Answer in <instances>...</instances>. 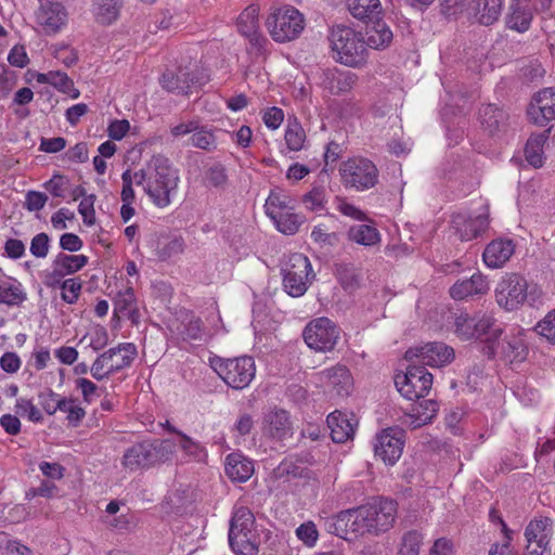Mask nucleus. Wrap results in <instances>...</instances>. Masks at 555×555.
<instances>
[{"mask_svg": "<svg viewBox=\"0 0 555 555\" xmlns=\"http://www.w3.org/2000/svg\"><path fill=\"white\" fill-rule=\"evenodd\" d=\"M137 185H142L150 201L158 208L168 207L177 196L180 176L171 162L153 156L144 169L135 171Z\"/></svg>", "mask_w": 555, "mask_h": 555, "instance_id": "f257e3e1", "label": "nucleus"}, {"mask_svg": "<svg viewBox=\"0 0 555 555\" xmlns=\"http://www.w3.org/2000/svg\"><path fill=\"white\" fill-rule=\"evenodd\" d=\"M328 40L333 57L338 63L349 67H359L365 63L367 49L361 33L347 26H335Z\"/></svg>", "mask_w": 555, "mask_h": 555, "instance_id": "f03ea898", "label": "nucleus"}, {"mask_svg": "<svg viewBox=\"0 0 555 555\" xmlns=\"http://www.w3.org/2000/svg\"><path fill=\"white\" fill-rule=\"evenodd\" d=\"M266 28L275 42L284 43L297 39L305 29V16L294 7L272 9L264 21Z\"/></svg>", "mask_w": 555, "mask_h": 555, "instance_id": "7ed1b4c3", "label": "nucleus"}, {"mask_svg": "<svg viewBox=\"0 0 555 555\" xmlns=\"http://www.w3.org/2000/svg\"><path fill=\"white\" fill-rule=\"evenodd\" d=\"M254 524V515L247 507L240 506L234 509L229 530V543L235 554L254 555L257 552Z\"/></svg>", "mask_w": 555, "mask_h": 555, "instance_id": "20e7f679", "label": "nucleus"}, {"mask_svg": "<svg viewBox=\"0 0 555 555\" xmlns=\"http://www.w3.org/2000/svg\"><path fill=\"white\" fill-rule=\"evenodd\" d=\"M211 367L231 388L242 390L249 386L256 375V364L251 357L243 356L233 359L216 358Z\"/></svg>", "mask_w": 555, "mask_h": 555, "instance_id": "39448f33", "label": "nucleus"}, {"mask_svg": "<svg viewBox=\"0 0 555 555\" xmlns=\"http://www.w3.org/2000/svg\"><path fill=\"white\" fill-rule=\"evenodd\" d=\"M313 278L312 266L307 256L298 253L289 256L283 267V287L289 296H302Z\"/></svg>", "mask_w": 555, "mask_h": 555, "instance_id": "423d86ee", "label": "nucleus"}, {"mask_svg": "<svg viewBox=\"0 0 555 555\" xmlns=\"http://www.w3.org/2000/svg\"><path fill=\"white\" fill-rule=\"evenodd\" d=\"M341 182L346 188L365 191L377 183L378 170L367 158L351 157L339 167Z\"/></svg>", "mask_w": 555, "mask_h": 555, "instance_id": "0eeeda50", "label": "nucleus"}, {"mask_svg": "<svg viewBox=\"0 0 555 555\" xmlns=\"http://www.w3.org/2000/svg\"><path fill=\"white\" fill-rule=\"evenodd\" d=\"M398 391L408 400H416L428 395L433 386V375L425 366L410 365L406 372L395 376Z\"/></svg>", "mask_w": 555, "mask_h": 555, "instance_id": "6e6552de", "label": "nucleus"}, {"mask_svg": "<svg viewBox=\"0 0 555 555\" xmlns=\"http://www.w3.org/2000/svg\"><path fill=\"white\" fill-rule=\"evenodd\" d=\"M527 280L516 273L503 276L495 286L496 304L506 311H515L526 302Z\"/></svg>", "mask_w": 555, "mask_h": 555, "instance_id": "1a4fd4ad", "label": "nucleus"}, {"mask_svg": "<svg viewBox=\"0 0 555 555\" xmlns=\"http://www.w3.org/2000/svg\"><path fill=\"white\" fill-rule=\"evenodd\" d=\"M35 12L37 29L47 36L61 33L68 23V12L61 1L39 2Z\"/></svg>", "mask_w": 555, "mask_h": 555, "instance_id": "9d476101", "label": "nucleus"}, {"mask_svg": "<svg viewBox=\"0 0 555 555\" xmlns=\"http://www.w3.org/2000/svg\"><path fill=\"white\" fill-rule=\"evenodd\" d=\"M339 332L327 318L311 321L305 328L304 338L309 348L315 351H330L337 344Z\"/></svg>", "mask_w": 555, "mask_h": 555, "instance_id": "9b49d317", "label": "nucleus"}, {"mask_svg": "<svg viewBox=\"0 0 555 555\" xmlns=\"http://www.w3.org/2000/svg\"><path fill=\"white\" fill-rule=\"evenodd\" d=\"M405 359L420 362L422 366L440 367L454 359V350L443 343H425L408 349Z\"/></svg>", "mask_w": 555, "mask_h": 555, "instance_id": "f8f14e48", "label": "nucleus"}, {"mask_svg": "<svg viewBox=\"0 0 555 555\" xmlns=\"http://www.w3.org/2000/svg\"><path fill=\"white\" fill-rule=\"evenodd\" d=\"M553 534V520L548 517L532 519L526 530L527 555H551V538Z\"/></svg>", "mask_w": 555, "mask_h": 555, "instance_id": "ddd939ff", "label": "nucleus"}, {"mask_svg": "<svg viewBox=\"0 0 555 555\" xmlns=\"http://www.w3.org/2000/svg\"><path fill=\"white\" fill-rule=\"evenodd\" d=\"M403 447V431L399 428H387L376 436L374 452L386 465L392 466L401 457Z\"/></svg>", "mask_w": 555, "mask_h": 555, "instance_id": "4468645a", "label": "nucleus"}, {"mask_svg": "<svg viewBox=\"0 0 555 555\" xmlns=\"http://www.w3.org/2000/svg\"><path fill=\"white\" fill-rule=\"evenodd\" d=\"M369 514L363 506L340 512L335 519L337 534L349 539V535H362L371 532L369 526Z\"/></svg>", "mask_w": 555, "mask_h": 555, "instance_id": "2eb2a0df", "label": "nucleus"}, {"mask_svg": "<svg viewBox=\"0 0 555 555\" xmlns=\"http://www.w3.org/2000/svg\"><path fill=\"white\" fill-rule=\"evenodd\" d=\"M369 514V526L372 533L390 529L397 516V504L392 500L379 499L364 505Z\"/></svg>", "mask_w": 555, "mask_h": 555, "instance_id": "dca6fc26", "label": "nucleus"}, {"mask_svg": "<svg viewBox=\"0 0 555 555\" xmlns=\"http://www.w3.org/2000/svg\"><path fill=\"white\" fill-rule=\"evenodd\" d=\"M488 225V209L482 207L478 214L457 212L452 217V228L462 241H472Z\"/></svg>", "mask_w": 555, "mask_h": 555, "instance_id": "f3484780", "label": "nucleus"}, {"mask_svg": "<svg viewBox=\"0 0 555 555\" xmlns=\"http://www.w3.org/2000/svg\"><path fill=\"white\" fill-rule=\"evenodd\" d=\"M529 119L541 127L555 119V88H545L534 94L529 107Z\"/></svg>", "mask_w": 555, "mask_h": 555, "instance_id": "a211bd4d", "label": "nucleus"}, {"mask_svg": "<svg viewBox=\"0 0 555 555\" xmlns=\"http://www.w3.org/2000/svg\"><path fill=\"white\" fill-rule=\"evenodd\" d=\"M322 385L338 397H347L353 389V378L344 365H336L319 373Z\"/></svg>", "mask_w": 555, "mask_h": 555, "instance_id": "6ab92c4d", "label": "nucleus"}, {"mask_svg": "<svg viewBox=\"0 0 555 555\" xmlns=\"http://www.w3.org/2000/svg\"><path fill=\"white\" fill-rule=\"evenodd\" d=\"M489 289L490 282L488 278L480 272H476L469 279L456 281L450 287V296L454 300H465L476 296L486 295Z\"/></svg>", "mask_w": 555, "mask_h": 555, "instance_id": "aec40b11", "label": "nucleus"}, {"mask_svg": "<svg viewBox=\"0 0 555 555\" xmlns=\"http://www.w3.org/2000/svg\"><path fill=\"white\" fill-rule=\"evenodd\" d=\"M516 245L513 240L499 237L491 241L482 253V260L490 269L502 268L514 255Z\"/></svg>", "mask_w": 555, "mask_h": 555, "instance_id": "412c9836", "label": "nucleus"}, {"mask_svg": "<svg viewBox=\"0 0 555 555\" xmlns=\"http://www.w3.org/2000/svg\"><path fill=\"white\" fill-rule=\"evenodd\" d=\"M327 426L334 442L344 443L352 439L358 421L352 413L335 411L327 418Z\"/></svg>", "mask_w": 555, "mask_h": 555, "instance_id": "4be33fe9", "label": "nucleus"}, {"mask_svg": "<svg viewBox=\"0 0 555 555\" xmlns=\"http://www.w3.org/2000/svg\"><path fill=\"white\" fill-rule=\"evenodd\" d=\"M259 12L258 4H250L243 10L236 20L238 33L247 38L253 44L261 46L266 41L259 33Z\"/></svg>", "mask_w": 555, "mask_h": 555, "instance_id": "5701e85b", "label": "nucleus"}, {"mask_svg": "<svg viewBox=\"0 0 555 555\" xmlns=\"http://www.w3.org/2000/svg\"><path fill=\"white\" fill-rule=\"evenodd\" d=\"M476 330L473 339H480L489 345V353L494 354V344L501 337L503 331L496 320L488 313L476 314Z\"/></svg>", "mask_w": 555, "mask_h": 555, "instance_id": "b1692460", "label": "nucleus"}, {"mask_svg": "<svg viewBox=\"0 0 555 555\" xmlns=\"http://www.w3.org/2000/svg\"><path fill=\"white\" fill-rule=\"evenodd\" d=\"M356 81V74L337 68L326 69L322 77V86L332 94L349 92L354 87Z\"/></svg>", "mask_w": 555, "mask_h": 555, "instance_id": "393cba45", "label": "nucleus"}, {"mask_svg": "<svg viewBox=\"0 0 555 555\" xmlns=\"http://www.w3.org/2000/svg\"><path fill=\"white\" fill-rule=\"evenodd\" d=\"M151 450L152 443L150 441L137 443L129 448L122 456L121 464L124 468L129 472H134L153 466Z\"/></svg>", "mask_w": 555, "mask_h": 555, "instance_id": "a878e982", "label": "nucleus"}, {"mask_svg": "<svg viewBox=\"0 0 555 555\" xmlns=\"http://www.w3.org/2000/svg\"><path fill=\"white\" fill-rule=\"evenodd\" d=\"M254 470V463L241 453H231L225 459V473L233 481L244 482L248 480Z\"/></svg>", "mask_w": 555, "mask_h": 555, "instance_id": "bb28decb", "label": "nucleus"}, {"mask_svg": "<svg viewBox=\"0 0 555 555\" xmlns=\"http://www.w3.org/2000/svg\"><path fill=\"white\" fill-rule=\"evenodd\" d=\"M27 295L20 281L8 275H0V304L13 307L24 302Z\"/></svg>", "mask_w": 555, "mask_h": 555, "instance_id": "cd10ccee", "label": "nucleus"}, {"mask_svg": "<svg viewBox=\"0 0 555 555\" xmlns=\"http://www.w3.org/2000/svg\"><path fill=\"white\" fill-rule=\"evenodd\" d=\"M289 430L288 414L284 410H273L263 416L262 431L273 438H283Z\"/></svg>", "mask_w": 555, "mask_h": 555, "instance_id": "c85d7f7f", "label": "nucleus"}, {"mask_svg": "<svg viewBox=\"0 0 555 555\" xmlns=\"http://www.w3.org/2000/svg\"><path fill=\"white\" fill-rule=\"evenodd\" d=\"M533 18V10L526 3H515L511 5L509 13L506 16V26L517 33H526Z\"/></svg>", "mask_w": 555, "mask_h": 555, "instance_id": "c756f323", "label": "nucleus"}, {"mask_svg": "<svg viewBox=\"0 0 555 555\" xmlns=\"http://www.w3.org/2000/svg\"><path fill=\"white\" fill-rule=\"evenodd\" d=\"M36 81L41 85H51L59 91L68 94L73 99H77L79 96V91L74 88V82L66 73L60 70L39 73L36 75Z\"/></svg>", "mask_w": 555, "mask_h": 555, "instance_id": "7c9ffc66", "label": "nucleus"}, {"mask_svg": "<svg viewBox=\"0 0 555 555\" xmlns=\"http://www.w3.org/2000/svg\"><path fill=\"white\" fill-rule=\"evenodd\" d=\"M121 7V0H94L92 13L96 23L111 25L118 20Z\"/></svg>", "mask_w": 555, "mask_h": 555, "instance_id": "2f4dec72", "label": "nucleus"}, {"mask_svg": "<svg viewBox=\"0 0 555 555\" xmlns=\"http://www.w3.org/2000/svg\"><path fill=\"white\" fill-rule=\"evenodd\" d=\"M347 237L350 242L365 247H373L379 244L380 233L373 224H354L349 228Z\"/></svg>", "mask_w": 555, "mask_h": 555, "instance_id": "473e14b6", "label": "nucleus"}, {"mask_svg": "<svg viewBox=\"0 0 555 555\" xmlns=\"http://www.w3.org/2000/svg\"><path fill=\"white\" fill-rule=\"evenodd\" d=\"M372 23L373 25L366 30V48L376 50L387 48L392 41V31L379 21V17Z\"/></svg>", "mask_w": 555, "mask_h": 555, "instance_id": "72a5a7b5", "label": "nucleus"}, {"mask_svg": "<svg viewBox=\"0 0 555 555\" xmlns=\"http://www.w3.org/2000/svg\"><path fill=\"white\" fill-rule=\"evenodd\" d=\"M108 362L112 364L113 374L129 366L137 356V348L133 344H120L105 352Z\"/></svg>", "mask_w": 555, "mask_h": 555, "instance_id": "f704fd0d", "label": "nucleus"}, {"mask_svg": "<svg viewBox=\"0 0 555 555\" xmlns=\"http://www.w3.org/2000/svg\"><path fill=\"white\" fill-rule=\"evenodd\" d=\"M348 8L353 17L364 22H374L382 13L379 0H349Z\"/></svg>", "mask_w": 555, "mask_h": 555, "instance_id": "c9c22d12", "label": "nucleus"}, {"mask_svg": "<svg viewBox=\"0 0 555 555\" xmlns=\"http://www.w3.org/2000/svg\"><path fill=\"white\" fill-rule=\"evenodd\" d=\"M292 208H294L292 198L283 190L271 191L264 204L266 214L271 220L281 218L282 214L292 210Z\"/></svg>", "mask_w": 555, "mask_h": 555, "instance_id": "e433bc0d", "label": "nucleus"}, {"mask_svg": "<svg viewBox=\"0 0 555 555\" xmlns=\"http://www.w3.org/2000/svg\"><path fill=\"white\" fill-rule=\"evenodd\" d=\"M175 433L177 450L182 452L184 461L201 462L206 457V450L198 441L192 439L181 431L175 430Z\"/></svg>", "mask_w": 555, "mask_h": 555, "instance_id": "4c0bfd02", "label": "nucleus"}, {"mask_svg": "<svg viewBox=\"0 0 555 555\" xmlns=\"http://www.w3.org/2000/svg\"><path fill=\"white\" fill-rule=\"evenodd\" d=\"M88 257L85 255H65L60 254L54 260V276L62 278L67 274H74L81 270L88 263Z\"/></svg>", "mask_w": 555, "mask_h": 555, "instance_id": "58836bf2", "label": "nucleus"}, {"mask_svg": "<svg viewBox=\"0 0 555 555\" xmlns=\"http://www.w3.org/2000/svg\"><path fill=\"white\" fill-rule=\"evenodd\" d=\"M61 278L52 275L50 281L47 282L48 286L54 287L56 284L61 288L62 299L69 305L75 304L80 295L82 282L79 278H70L61 282Z\"/></svg>", "mask_w": 555, "mask_h": 555, "instance_id": "ea45409f", "label": "nucleus"}, {"mask_svg": "<svg viewBox=\"0 0 555 555\" xmlns=\"http://www.w3.org/2000/svg\"><path fill=\"white\" fill-rule=\"evenodd\" d=\"M547 141L546 132L531 135L525 147L526 160L534 168L542 167L544 162V144Z\"/></svg>", "mask_w": 555, "mask_h": 555, "instance_id": "a19ab883", "label": "nucleus"}, {"mask_svg": "<svg viewBox=\"0 0 555 555\" xmlns=\"http://www.w3.org/2000/svg\"><path fill=\"white\" fill-rule=\"evenodd\" d=\"M284 140L287 149L292 152H299L305 147L307 140L306 131L297 118L287 120Z\"/></svg>", "mask_w": 555, "mask_h": 555, "instance_id": "79ce46f5", "label": "nucleus"}, {"mask_svg": "<svg viewBox=\"0 0 555 555\" xmlns=\"http://www.w3.org/2000/svg\"><path fill=\"white\" fill-rule=\"evenodd\" d=\"M503 9V0H477L476 15L482 25L495 23Z\"/></svg>", "mask_w": 555, "mask_h": 555, "instance_id": "37998d69", "label": "nucleus"}, {"mask_svg": "<svg viewBox=\"0 0 555 555\" xmlns=\"http://www.w3.org/2000/svg\"><path fill=\"white\" fill-rule=\"evenodd\" d=\"M438 412V403L434 400H425L416 404L410 417L413 427H421L431 422Z\"/></svg>", "mask_w": 555, "mask_h": 555, "instance_id": "c03bdc74", "label": "nucleus"}, {"mask_svg": "<svg viewBox=\"0 0 555 555\" xmlns=\"http://www.w3.org/2000/svg\"><path fill=\"white\" fill-rule=\"evenodd\" d=\"M506 348L503 345L502 351L511 359V361L522 359L526 352L524 332L520 328H514L509 335H506Z\"/></svg>", "mask_w": 555, "mask_h": 555, "instance_id": "a18cd8bd", "label": "nucleus"}, {"mask_svg": "<svg viewBox=\"0 0 555 555\" xmlns=\"http://www.w3.org/2000/svg\"><path fill=\"white\" fill-rule=\"evenodd\" d=\"M152 443V460L153 465L166 463L173 459L177 452L176 437L171 439H164L160 441H150Z\"/></svg>", "mask_w": 555, "mask_h": 555, "instance_id": "49530a36", "label": "nucleus"}, {"mask_svg": "<svg viewBox=\"0 0 555 555\" xmlns=\"http://www.w3.org/2000/svg\"><path fill=\"white\" fill-rule=\"evenodd\" d=\"M116 308L120 313L128 317L132 321L139 318V311L135 295L132 287H127L124 292H119L116 298Z\"/></svg>", "mask_w": 555, "mask_h": 555, "instance_id": "de8ad7c7", "label": "nucleus"}, {"mask_svg": "<svg viewBox=\"0 0 555 555\" xmlns=\"http://www.w3.org/2000/svg\"><path fill=\"white\" fill-rule=\"evenodd\" d=\"M301 202L307 210L321 214L326 209V190L323 186H314L302 196Z\"/></svg>", "mask_w": 555, "mask_h": 555, "instance_id": "09e8293b", "label": "nucleus"}, {"mask_svg": "<svg viewBox=\"0 0 555 555\" xmlns=\"http://www.w3.org/2000/svg\"><path fill=\"white\" fill-rule=\"evenodd\" d=\"M59 409L66 414V420L73 427H77L86 416L85 409L74 398L64 397Z\"/></svg>", "mask_w": 555, "mask_h": 555, "instance_id": "8fccbe9b", "label": "nucleus"}, {"mask_svg": "<svg viewBox=\"0 0 555 555\" xmlns=\"http://www.w3.org/2000/svg\"><path fill=\"white\" fill-rule=\"evenodd\" d=\"M272 221L281 233L292 235L298 231L304 218L295 214L294 208H292V210L282 214L281 218H274Z\"/></svg>", "mask_w": 555, "mask_h": 555, "instance_id": "3c124183", "label": "nucleus"}, {"mask_svg": "<svg viewBox=\"0 0 555 555\" xmlns=\"http://www.w3.org/2000/svg\"><path fill=\"white\" fill-rule=\"evenodd\" d=\"M190 141L194 147L201 150L212 151L217 147L215 132L205 127H199L198 122L196 124V130L193 131Z\"/></svg>", "mask_w": 555, "mask_h": 555, "instance_id": "603ef678", "label": "nucleus"}, {"mask_svg": "<svg viewBox=\"0 0 555 555\" xmlns=\"http://www.w3.org/2000/svg\"><path fill=\"white\" fill-rule=\"evenodd\" d=\"M15 413L31 423H41L43 416L31 399L17 398L14 406Z\"/></svg>", "mask_w": 555, "mask_h": 555, "instance_id": "864d4df0", "label": "nucleus"}, {"mask_svg": "<svg viewBox=\"0 0 555 555\" xmlns=\"http://www.w3.org/2000/svg\"><path fill=\"white\" fill-rule=\"evenodd\" d=\"M476 314L469 315L467 313H460L455 318L454 326L455 334L463 340H468L474 338V333L476 330Z\"/></svg>", "mask_w": 555, "mask_h": 555, "instance_id": "5fc2aeb1", "label": "nucleus"}, {"mask_svg": "<svg viewBox=\"0 0 555 555\" xmlns=\"http://www.w3.org/2000/svg\"><path fill=\"white\" fill-rule=\"evenodd\" d=\"M535 333L550 344H555V309L548 311L534 326Z\"/></svg>", "mask_w": 555, "mask_h": 555, "instance_id": "6e6d98bb", "label": "nucleus"}, {"mask_svg": "<svg viewBox=\"0 0 555 555\" xmlns=\"http://www.w3.org/2000/svg\"><path fill=\"white\" fill-rule=\"evenodd\" d=\"M423 537L417 531L406 532L401 540L400 555H418Z\"/></svg>", "mask_w": 555, "mask_h": 555, "instance_id": "4d7b16f0", "label": "nucleus"}, {"mask_svg": "<svg viewBox=\"0 0 555 555\" xmlns=\"http://www.w3.org/2000/svg\"><path fill=\"white\" fill-rule=\"evenodd\" d=\"M95 201L96 196L94 194H89L87 197L82 198L78 205V212L87 227H92L95 224Z\"/></svg>", "mask_w": 555, "mask_h": 555, "instance_id": "13d9d810", "label": "nucleus"}, {"mask_svg": "<svg viewBox=\"0 0 555 555\" xmlns=\"http://www.w3.org/2000/svg\"><path fill=\"white\" fill-rule=\"evenodd\" d=\"M295 532L298 540H300L306 546L313 547L317 544L319 532L314 522H304L296 529Z\"/></svg>", "mask_w": 555, "mask_h": 555, "instance_id": "bf43d9fd", "label": "nucleus"}, {"mask_svg": "<svg viewBox=\"0 0 555 555\" xmlns=\"http://www.w3.org/2000/svg\"><path fill=\"white\" fill-rule=\"evenodd\" d=\"M108 356L102 353L90 367V373L96 380H103L113 374L112 364L108 362Z\"/></svg>", "mask_w": 555, "mask_h": 555, "instance_id": "052dcab7", "label": "nucleus"}, {"mask_svg": "<svg viewBox=\"0 0 555 555\" xmlns=\"http://www.w3.org/2000/svg\"><path fill=\"white\" fill-rule=\"evenodd\" d=\"M75 387L80 390L83 402L87 404L92 403L100 397L98 386L86 377H79L75 380Z\"/></svg>", "mask_w": 555, "mask_h": 555, "instance_id": "680f3d73", "label": "nucleus"}, {"mask_svg": "<svg viewBox=\"0 0 555 555\" xmlns=\"http://www.w3.org/2000/svg\"><path fill=\"white\" fill-rule=\"evenodd\" d=\"M48 199L46 193L30 190L25 194L24 208L30 212L40 211L47 205Z\"/></svg>", "mask_w": 555, "mask_h": 555, "instance_id": "e2e57ef3", "label": "nucleus"}, {"mask_svg": "<svg viewBox=\"0 0 555 555\" xmlns=\"http://www.w3.org/2000/svg\"><path fill=\"white\" fill-rule=\"evenodd\" d=\"M183 330L178 328L183 339H199L202 337L201 320L192 314H186Z\"/></svg>", "mask_w": 555, "mask_h": 555, "instance_id": "0e129e2a", "label": "nucleus"}, {"mask_svg": "<svg viewBox=\"0 0 555 555\" xmlns=\"http://www.w3.org/2000/svg\"><path fill=\"white\" fill-rule=\"evenodd\" d=\"M75 220V212L68 208L62 207L51 216V225L56 231H63L68 228V222Z\"/></svg>", "mask_w": 555, "mask_h": 555, "instance_id": "69168bd1", "label": "nucleus"}, {"mask_svg": "<svg viewBox=\"0 0 555 555\" xmlns=\"http://www.w3.org/2000/svg\"><path fill=\"white\" fill-rule=\"evenodd\" d=\"M63 398L56 392L48 390L39 395V403L47 414L53 415L60 410L59 406Z\"/></svg>", "mask_w": 555, "mask_h": 555, "instance_id": "338daca9", "label": "nucleus"}, {"mask_svg": "<svg viewBox=\"0 0 555 555\" xmlns=\"http://www.w3.org/2000/svg\"><path fill=\"white\" fill-rule=\"evenodd\" d=\"M0 555H31V552L17 541L3 539L0 543Z\"/></svg>", "mask_w": 555, "mask_h": 555, "instance_id": "774afa93", "label": "nucleus"}]
</instances>
